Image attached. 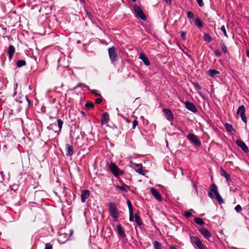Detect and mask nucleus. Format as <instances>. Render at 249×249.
I'll list each match as a JSON object with an SVG mask.
<instances>
[{"label": "nucleus", "mask_w": 249, "mask_h": 249, "mask_svg": "<svg viewBox=\"0 0 249 249\" xmlns=\"http://www.w3.org/2000/svg\"><path fill=\"white\" fill-rule=\"evenodd\" d=\"M213 193L215 195L216 199L220 204H221L222 203H223L224 202L222 197H221V196L220 195L218 192L217 187L216 185L214 183L211 185L210 189V192L208 193L209 197L212 199L214 198Z\"/></svg>", "instance_id": "1"}, {"label": "nucleus", "mask_w": 249, "mask_h": 249, "mask_svg": "<svg viewBox=\"0 0 249 249\" xmlns=\"http://www.w3.org/2000/svg\"><path fill=\"white\" fill-rule=\"evenodd\" d=\"M108 207L109 212L110 215L116 221L119 215L118 211L116 205L114 203L111 202L108 203Z\"/></svg>", "instance_id": "2"}, {"label": "nucleus", "mask_w": 249, "mask_h": 249, "mask_svg": "<svg viewBox=\"0 0 249 249\" xmlns=\"http://www.w3.org/2000/svg\"><path fill=\"white\" fill-rule=\"evenodd\" d=\"M108 168L115 177H118L124 174V171L121 170L115 163L111 162Z\"/></svg>", "instance_id": "3"}, {"label": "nucleus", "mask_w": 249, "mask_h": 249, "mask_svg": "<svg viewBox=\"0 0 249 249\" xmlns=\"http://www.w3.org/2000/svg\"><path fill=\"white\" fill-rule=\"evenodd\" d=\"M133 10L136 17L141 18L142 20H146V15L139 6L135 4L133 6Z\"/></svg>", "instance_id": "4"}, {"label": "nucleus", "mask_w": 249, "mask_h": 249, "mask_svg": "<svg viewBox=\"0 0 249 249\" xmlns=\"http://www.w3.org/2000/svg\"><path fill=\"white\" fill-rule=\"evenodd\" d=\"M108 55L112 63L117 61L118 59V54L116 52V48L112 46L108 49Z\"/></svg>", "instance_id": "5"}, {"label": "nucleus", "mask_w": 249, "mask_h": 249, "mask_svg": "<svg viewBox=\"0 0 249 249\" xmlns=\"http://www.w3.org/2000/svg\"><path fill=\"white\" fill-rule=\"evenodd\" d=\"M187 138L191 142L193 143L196 146H200L201 145V142L198 139L197 136L194 133H190L187 136Z\"/></svg>", "instance_id": "6"}, {"label": "nucleus", "mask_w": 249, "mask_h": 249, "mask_svg": "<svg viewBox=\"0 0 249 249\" xmlns=\"http://www.w3.org/2000/svg\"><path fill=\"white\" fill-rule=\"evenodd\" d=\"M190 240L192 244H195L199 249H207L202 244L200 238L197 236H191Z\"/></svg>", "instance_id": "7"}, {"label": "nucleus", "mask_w": 249, "mask_h": 249, "mask_svg": "<svg viewBox=\"0 0 249 249\" xmlns=\"http://www.w3.org/2000/svg\"><path fill=\"white\" fill-rule=\"evenodd\" d=\"M246 108L244 105H241L239 107L237 110V114H240L241 118L242 121L247 124V119L245 114Z\"/></svg>", "instance_id": "8"}, {"label": "nucleus", "mask_w": 249, "mask_h": 249, "mask_svg": "<svg viewBox=\"0 0 249 249\" xmlns=\"http://www.w3.org/2000/svg\"><path fill=\"white\" fill-rule=\"evenodd\" d=\"M163 113L166 119L169 121H172L174 119V115L172 112L168 108H164L162 110Z\"/></svg>", "instance_id": "9"}, {"label": "nucleus", "mask_w": 249, "mask_h": 249, "mask_svg": "<svg viewBox=\"0 0 249 249\" xmlns=\"http://www.w3.org/2000/svg\"><path fill=\"white\" fill-rule=\"evenodd\" d=\"M236 143L244 152L248 153L249 148L244 142L240 140H237L236 141Z\"/></svg>", "instance_id": "10"}, {"label": "nucleus", "mask_w": 249, "mask_h": 249, "mask_svg": "<svg viewBox=\"0 0 249 249\" xmlns=\"http://www.w3.org/2000/svg\"><path fill=\"white\" fill-rule=\"evenodd\" d=\"M150 192L153 195V196L158 201H161L162 200V197L161 196V195L160 194L159 192L157 191V190H156L154 188H151Z\"/></svg>", "instance_id": "11"}, {"label": "nucleus", "mask_w": 249, "mask_h": 249, "mask_svg": "<svg viewBox=\"0 0 249 249\" xmlns=\"http://www.w3.org/2000/svg\"><path fill=\"white\" fill-rule=\"evenodd\" d=\"M200 233L206 239H209L211 237V232L205 228H202L198 229Z\"/></svg>", "instance_id": "12"}, {"label": "nucleus", "mask_w": 249, "mask_h": 249, "mask_svg": "<svg viewBox=\"0 0 249 249\" xmlns=\"http://www.w3.org/2000/svg\"><path fill=\"white\" fill-rule=\"evenodd\" d=\"M65 151L67 156H71L74 152L73 146L69 143H66L65 144Z\"/></svg>", "instance_id": "13"}, {"label": "nucleus", "mask_w": 249, "mask_h": 249, "mask_svg": "<svg viewBox=\"0 0 249 249\" xmlns=\"http://www.w3.org/2000/svg\"><path fill=\"white\" fill-rule=\"evenodd\" d=\"M90 192L88 190H83L81 192V202L84 203L86 202V199L89 197Z\"/></svg>", "instance_id": "14"}, {"label": "nucleus", "mask_w": 249, "mask_h": 249, "mask_svg": "<svg viewBox=\"0 0 249 249\" xmlns=\"http://www.w3.org/2000/svg\"><path fill=\"white\" fill-rule=\"evenodd\" d=\"M185 105L186 107L192 112L195 113L197 111V109L193 103L189 101H186Z\"/></svg>", "instance_id": "15"}, {"label": "nucleus", "mask_w": 249, "mask_h": 249, "mask_svg": "<svg viewBox=\"0 0 249 249\" xmlns=\"http://www.w3.org/2000/svg\"><path fill=\"white\" fill-rule=\"evenodd\" d=\"M134 165L135 170L137 173H138L142 175H144L146 174V171L142 170V166L141 164L135 163Z\"/></svg>", "instance_id": "16"}, {"label": "nucleus", "mask_w": 249, "mask_h": 249, "mask_svg": "<svg viewBox=\"0 0 249 249\" xmlns=\"http://www.w3.org/2000/svg\"><path fill=\"white\" fill-rule=\"evenodd\" d=\"M139 58L143 62L146 66H149L150 62L145 54L142 53L139 54Z\"/></svg>", "instance_id": "17"}, {"label": "nucleus", "mask_w": 249, "mask_h": 249, "mask_svg": "<svg viewBox=\"0 0 249 249\" xmlns=\"http://www.w3.org/2000/svg\"><path fill=\"white\" fill-rule=\"evenodd\" d=\"M7 53L9 59L10 61H11L15 53V47L13 45H10L8 47Z\"/></svg>", "instance_id": "18"}, {"label": "nucleus", "mask_w": 249, "mask_h": 249, "mask_svg": "<svg viewBox=\"0 0 249 249\" xmlns=\"http://www.w3.org/2000/svg\"><path fill=\"white\" fill-rule=\"evenodd\" d=\"M116 231L118 234L122 237H125V232L121 224H118L116 226Z\"/></svg>", "instance_id": "19"}, {"label": "nucleus", "mask_w": 249, "mask_h": 249, "mask_svg": "<svg viewBox=\"0 0 249 249\" xmlns=\"http://www.w3.org/2000/svg\"><path fill=\"white\" fill-rule=\"evenodd\" d=\"M109 121V115L107 112H104L102 114V116L101 118V123L102 124H105L107 123Z\"/></svg>", "instance_id": "20"}, {"label": "nucleus", "mask_w": 249, "mask_h": 249, "mask_svg": "<svg viewBox=\"0 0 249 249\" xmlns=\"http://www.w3.org/2000/svg\"><path fill=\"white\" fill-rule=\"evenodd\" d=\"M220 175L221 176L225 177L227 181H231L230 175L223 169H220Z\"/></svg>", "instance_id": "21"}, {"label": "nucleus", "mask_w": 249, "mask_h": 249, "mask_svg": "<svg viewBox=\"0 0 249 249\" xmlns=\"http://www.w3.org/2000/svg\"><path fill=\"white\" fill-rule=\"evenodd\" d=\"M226 129L231 133V134H234L235 133V130L233 128L232 125L229 123H226L225 124Z\"/></svg>", "instance_id": "22"}, {"label": "nucleus", "mask_w": 249, "mask_h": 249, "mask_svg": "<svg viewBox=\"0 0 249 249\" xmlns=\"http://www.w3.org/2000/svg\"><path fill=\"white\" fill-rule=\"evenodd\" d=\"M219 71L216 70H209L208 71V74L211 77H214L215 75L219 74Z\"/></svg>", "instance_id": "23"}, {"label": "nucleus", "mask_w": 249, "mask_h": 249, "mask_svg": "<svg viewBox=\"0 0 249 249\" xmlns=\"http://www.w3.org/2000/svg\"><path fill=\"white\" fill-rule=\"evenodd\" d=\"M134 218L136 222L139 226H141L142 224V222L141 218L138 215L137 213H135L134 215Z\"/></svg>", "instance_id": "24"}, {"label": "nucleus", "mask_w": 249, "mask_h": 249, "mask_svg": "<svg viewBox=\"0 0 249 249\" xmlns=\"http://www.w3.org/2000/svg\"><path fill=\"white\" fill-rule=\"evenodd\" d=\"M26 65V62L24 60H19L16 62V65L18 68H21Z\"/></svg>", "instance_id": "25"}, {"label": "nucleus", "mask_w": 249, "mask_h": 249, "mask_svg": "<svg viewBox=\"0 0 249 249\" xmlns=\"http://www.w3.org/2000/svg\"><path fill=\"white\" fill-rule=\"evenodd\" d=\"M57 123L59 128V131L57 132V135H58L61 131L62 125L63 124V122L61 119H58L57 120Z\"/></svg>", "instance_id": "26"}, {"label": "nucleus", "mask_w": 249, "mask_h": 249, "mask_svg": "<svg viewBox=\"0 0 249 249\" xmlns=\"http://www.w3.org/2000/svg\"><path fill=\"white\" fill-rule=\"evenodd\" d=\"M194 221L199 225H203L204 224V222L203 219L199 217H195L194 219Z\"/></svg>", "instance_id": "27"}, {"label": "nucleus", "mask_w": 249, "mask_h": 249, "mask_svg": "<svg viewBox=\"0 0 249 249\" xmlns=\"http://www.w3.org/2000/svg\"><path fill=\"white\" fill-rule=\"evenodd\" d=\"M153 246L155 249H162L161 244L157 241L153 242Z\"/></svg>", "instance_id": "28"}, {"label": "nucleus", "mask_w": 249, "mask_h": 249, "mask_svg": "<svg viewBox=\"0 0 249 249\" xmlns=\"http://www.w3.org/2000/svg\"><path fill=\"white\" fill-rule=\"evenodd\" d=\"M195 24L199 27H202L203 26L202 21L199 18H196L195 19Z\"/></svg>", "instance_id": "29"}, {"label": "nucleus", "mask_w": 249, "mask_h": 249, "mask_svg": "<svg viewBox=\"0 0 249 249\" xmlns=\"http://www.w3.org/2000/svg\"><path fill=\"white\" fill-rule=\"evenodd\" d=\"M212 37L211 36L207 33L204 34V40L208 42H210L212 41Z\"/></svg>", "instance_id": "30"}, {"label": "nucleus", "mask_w": 249, "mask_h": 249, "mask_svg": "<svg viewBox=\"0 0 249 249\" xmlns=\"http://www.w3.org/2000/svg\"><path fill=\"white\" fill-rule=\"evenodd\" d=\"M85 107L87 108H92L94 107V106L92 102H88L86 103Z\"/></svg>", "instance_id": "31"}, {"label": "nucleus", "mask_w": 249, "mask_h": 249, "mask_svg": "<svg viewBox=\"0 0 249 249\" xmlns=\"http://www.w3.org/2000/svg\"><path fill=\"white\" fill-rule=\"evenodd\" d=\"M221 48L222 50L225 53H227V52H228L227 48L226 45L224 43H221Z\"/></svg>", "instance_id": "32"}, {"label": "nucleus", "mask_w": 249, "mask_h": 249, "mask_svg": "<svg viewBox=\"0 0 249 249\" xmlns=\"http://www.w3.org/2000/svg\"><path fill=\"white\" fill-rule=\"evenodd\" d=\"M193 85L196 90H200L202 89L201 87L199 85L198 83L195 82L193 83Z\"/></svg>", "instance_id": "33"}, {"label": "nucleus", "mask_w": 249, "mask_h": 249, "mask_svg": "<svg viewBox=\"0 0 249 249\" xmlns=\"http://www.w3.org/2000/svg\"><path fill=\"white\" fill-rule=\"evenodd\" d=\"M80 87H83L87 88L88 89H89V87L88 86L83 83H79L76 87L74 88V89H75Z\"/></svg>", "instance_id": "34"}, {"label": "nucleus", "mask_w": 249, "mask_h": 249, "mask_svg": "<svg viewBox=\"0 0 249 249\" xmlns=\"http://www.w3.org/2000/svg\"><path fill=\"white\" fill-rule=\"evenodd\" d=\"M127 204L128 208L129 209V212L133 211V208H132V206L130 200L127 201Z\"/></svg>", "instance_id": "35"}, {"label": "nucleus", "mask_w": 249, "mask_h": 249, "mask_svg": "<svg viewBox=\"0 0 249 249\" xmlns=\"http://www.w3.org/2000/svg\"><path fill=\"white\" fill-rule=\"evenodd\" d=\"M221 30L223 32V33L224 34L225 36H226L227 37H228V35L227 34L226 30V28H225L224 25H223V26H221Z\"/></svg>", "instance_id": "36"}, {"label": "nucleus", "mask_w": 249, "mask_h": 249, "mask_svg": "<svg viewBox=\"0 0 249 249\" xmlns=\"http://www.w3.org/2000/svg\"><path fill=\"white\" fill-rule=\"evenodd\" d=\"M187 17L189 19H192L194 18V15L192 12L189 11L187 13Z\"/></svg>", "instance_id": "37"}, {"label": "nucleus", "mask_w": 249, "mask_h": 249, "mask_svg": "<svg viewBox=\"0 0 249 249\" xmlns=\"http://www.w3.org/2000/svg\"><path fill=\"white\" fill-rule=\"evenodd\" d=\"M234 209L237 212H240L242 211V209L241 206L238 204L235 206Z\"/></svg>", "instance_id": "38"}, {"label": "nucleus", "mask_w": 249, "mask_h": 249, "mask_svg": "<svg viewBox=\"0 0 249 249\" xmlns=\"http://www.w3.org/2000/svg\"><path fill=\"white\" fill-rule=\"evenodd\" d=\"M129 220L132 221L133 220L134 216H133V211L129 212Z\"/></svg>", "instance_id": "39"}, {"label": "nucleus", "mask_w": 249, "mask_h": 249, "mask_svg": "<svg viewBox=\"0 0 249 249\" xmlns=\"http://www.w3.org/2000/svg\"><path fill=\"white\" fill-rule=\"evenodd\" d=\"M91 92L92 93L95 94L96 96H99L100 97L101 96V94L100 93H98L97 92V90L96 89H92L91 90Z\"/></svg>", "instance_id": "40"}, {"label": "nucleus", "mask_w": 249, "mask_h": 249, "mask_svg": "<svg viewBox=\"0 0 249 249\" xmlns=\"http://www.w3.org/2000/svg\"><path fill=\"white\" fill-rule=\"evenodd\" d=\"M214 53L215 55L217 57H219V56H221L222 53L219 50H216L214 51Z\"/></svg>", "instance_id": "41"}, {"label": "nucleus", "mask_w": 249, "mask_h": 249, "mask_svg": "<svg viewBox=\"0 0 249 249\" xmlns=\"http://www.w3.org/2000/svg\"><path fill=\"white\" fill-rule=\"evenodd\" d=\"M53 247L51 244L50 243H46L45 246V249H52Z\"/></svg>", "instance_id": "42"}, {"label": "nucleus", "mask_w": 249, "mask_h": 249, "mask_svg": "<svg viewBox=\"0 0 249 249\" xmlns=\"http://www.w3.org/2000/svg\"><path fill=\"white\" fill-rule=\"evenodd\" d=\"M180 36L183 40H185L186 39V33L185 32L181 31L180 32Z\"/></svg>", "instance_id": "43"}, {"label": "nucleus", "mask_w": 249, "mask_h": 249, "mask_svg": "<svg viewBox=\"0 0 249 249\" xmlns=\"http://www.w3.org/2000/svg\"><path fill=\"white\" fill-rule=\"evenodd\" d=\"M192 213L189 211H187L185 212L184 215L185 217L188 218L192 216Z\"/></svg>", "instance_id": "44"}, {"label": "nucleus", "mask_w": 249, "mask_h": 249, "mask_svg": "<svg viewBox=\"0 0 249 249\" xmlns=\"http://www.w3.org/2000/svg\"><path fill=\"white\" fill-rule=\"evenodd\" d=\"M198 5L200 7H202L204 5L203 0H196Z\"/></svg>", "instance_id": "45"}, {"label": "nucleus", "mask_w": 249, "mask_h": 249, "mask_svg": "<svg viewBox=\"0 0 249 249\" xmlns=\"http://www.w3.org/2000/svg\"><path fill=\"white\" fill-rule=\"evenodd\" d=\"M117 187L120 190L124 191V192H126V189L125 187H124L123 186H117Z\"/></svg>", "instance_id": "46"}, {"label": "nucleus", "mask_w": 249, "mask_h": 249, "mask_svg": "<svg viewBox=\"0 0 249 249\" xmlns=\"http://www.w3.org/2000/svg\"><path fill=\"white\" fill-rule=\"evenodd\" d=\"M138 122L136 120H134L133 122L132 128L135 129L136 126L138 125Z\"/></svg>", "instance_id": "47"}, {"label": "nucleus", "mask_w": 249, "mask_h": 249, "mask_svg": "<svg viewBox=\"0 0 249 249\" xmlns=\"http://www.w3.org/2000/svg\"><path fill=\"white\" fill-rule=\"evenodd\" d=\"M102 102V99L101 98H98L96 100V103L97 104H100Z\"/></svg>", "instance_id": "48"}, {"label": "nucleus", "mask_w": 249, "mask_h": 249, "mask_svg": "<svg viewBox=\"0 0 249 249\" xmlns=\"http://www.w3.org/2000/svg\"><path fill=\"white\" fill-rule=\"evenodd\" d=\"M193 187H194V188L195 189L196 193V194H198V191H197V187H196V185L194 183V182H193Z\"/></svg>", "instance_id": "49"}, {"label": "nucleus", "mask_w": 249, "mask_h": 249, "mask_svg": "<svg viewBox=\"0 0 249 249\" xmlns=\"http://www.w3.org/2000/svg\"><path fill=\"white\" fill-rule=\"evenodd\" d=\"M164 0L168 4H170L172 2V0Z\"/></svg>", "instance_id": "50"}, {"label": "nucleus", "mask_w": 249, "mask_h": 249, "mask_svg": "<svg viewBox=\"0 0 249 249\" xmlns=\"http://www.w3.org/2000/svg\"><path fill=\"white\" fill-rule=\"evenodd\" d=\"M169 249H178L176 248L175 246H174L173 245H171L169 246Z\"/></svg>", "instance_id": "51"}, {"label": "nucleus", "mask_w": 249, "mask_h": 249, "mask_svg": "<svg viewBox=\"0 0 249 249\" xmlns=\"http://www.w3.org/2000/svg\"><path fill=\"white\" fill-rule=\"evenodd\" d=\"M246 55L249 58V49L246 50Z\"/></svg>", "instance_id": "52"}, {"label": "nucleus", "mask_w": 249, "mask_h": 249, "mask_svg": "<svg viewBox=\"0 0 249 249\" xmlns=\"http://www.w3.org/2000/svg\"><path fill=\"white\" fill-rule=\"evenodd\" d=\"M53 124H50L49 126H48L47 127V129H49V130H52L53 128L52 127V126L53 125Z\"/></svg>", "instance_id": "53"}, {"label": "nucleus", "mask_w": 249, "mask_h": 249, "mask_svg": "<svg viewBox=\"0 0 249 249\" xmlns=\"http://www.w3.org/2000/svg\"><path fill=\"white\" fill-rule=\"evenodd\" d=\"M26 101L28 102L29 105H30L31 102L30 100L28 99L27 96L25 97Z\"/></svg>", "instance_id": "54"}, {"label": "nucleus", "mask_w": 249, "mask_h": 249, "mask_svg": "<svg viewBox=\"0 0 249 249\" xmlns=\"http://www.w3.org/2000/svg\"><path fill=\"white\" fill-rule=\"evenodd\" d=\"M80 1L83 2L84 1V0H80Z\"/></svg>", "instance_id": "55"}]
</instances>
